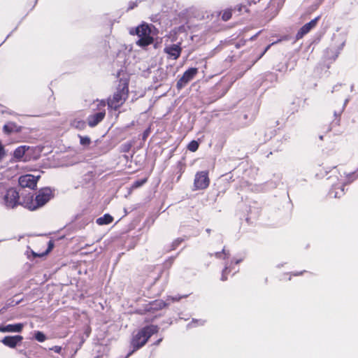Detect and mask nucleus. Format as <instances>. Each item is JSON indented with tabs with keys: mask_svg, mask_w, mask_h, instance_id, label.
Instances as JSON below:
<instances>
[{
	"mask_svg": "<svg viewBox=\"0 0 358 358\" xmlns=\"http://www.w3.org/2000/svg\"><path fill=\"white\" fill-rule=\"evenodd\" d=\"M198 322H199V324H201V325L203 324V322L202 321H201V320H199V321H198V320H196V321L193 320L192 323H198ZM192 324H189L187 325V327H192Z\"/></svg>",
	"mask_w": 358,
	"mask_h": 358,
	"instance_id": "obj_30",
	"label": "nucleus"
},
{
	"mask_svg": "<svg viewBox=\"0 0 358 358\" xmlns=\"http://www.w3.org/2000/svg\"><path fill=\"white\" fill-rule=\"evenodd\" d=\"M130 34H136L139 39L136 42L141 47H146L152 43L153 38L151 36V28L147 24H142L137 27L135 30L131 29L129 31Z\"/></svg>",
	"mask_w": 358,
	"mask_h": 358,
	"instance_id": "obj_3",
	"label": "nucleus"
},
{
	"mask_svg": "<svg viewBox=\"0 0 358 358\" xmlns=\"http://www.w3.org/2000/svg\"><path fill=\"white\" fill-rule=\"evenodd\" d=\"M181 297H169L167 299V302H164L162 301H156L151 304L152 309H162L165 307L166 305L170 304V301H178Z\"/></svg>",
	"mask_w": 358,
	"mask_h": 358,
	"instance_id": "obj_15",
	"label": "nucleus"
},
{
	"mask_svg": "<svg viewBox=\"0 0 358 358\" xmlns=\"http://www.w3.org/2000/svg\"><path fill=\"white\" fill-rule=\"evenodd\" d=\"M241 261V259H238V260H236V261L235 262V263H236V264H238Z\"/></svg>",
	"mask_w": 358,
	"mask_h": 358,
	"instance_id": "obj_36",
	"label": "nucleus"
},
{
	"mask_svg": "<svg viewBox=\"0 0 358 358\" xmlns=\"http://www.w3.org/2000/svg\"><path fill=\"white\" fill-rule=\"evenodd\" d=\"M71 125L79 130H83L85 127V122L81 119L76 118L71 122Z\"/></svg>",
	"mask_w": 358,
	"mask_h": 358,
	"instance_id": "obj_20",
	"label": "nucleus"
},
{
	"mask_svg": "<svg viewBox=\"0 0 358 358\" xmlns=\"http://www.w3.org/2000/svg\"><path fill=\"white\" fill-rule=\"evenodd\" d=\"M228 267L226 266L225 268L223 270L221 278L222 280H226L227 279V273L228 272Z\"/></svg>",
	"mask_w": 358,
	"mask_h": 358,
	"instance_id": "obj_28",
	"label": "nucleus"
},
{
	"mask_svg": "<svg viewBox=\"0 0 358 358\" xmlns=\"http://www.w3.org/2000/svg\"><path fill=\"white\" fill-rule=\"evenodd\" d=\"M210 183L208 173L207 171H200L196 173L194 181L195 189H206Z\"/></svg>",
	"mask_w": 358,
	"mask_h": 358,
	"instance_id": "obj_5",
	"label": "nucleus"
},
{
	"mask_svg": "<svg viewBox=\"0 0 358 358\" xmlns=\"http://www.w3.org/2000/svg\"><path fill=\"white\" fill-rule=\"evenodd\" d=\"M197 72L198 69L196 68H190L187 70L177 82V88L178 90L183 88L189 81H191L194 78Z\"/></svg>",
	"mask_w": 358,
	"mask_h": 358,
	"instance_id": "obj_6",
	"label": "nucleus"
},
{
	"mask_svg": "<svg viewBox=\"0 0 358 358\" xmlns=\"http://www.w3.org/2000/svg\"><path fill=\"white\" fill-rule=\"evenodd\" d=\"M334 40L335 41V43H336L338 50H341L343 49L345 44L346 37L344 34H339L337 35H334Z\"/></svg>",
	"mask_w": 358,
	"mask_h": 358,
	"instance_id": "obj_18",
	"label": "nucleus"
},
{
	"mask_svg": "<svg viewBox=\"0 0 358 358\" xmlns=\"http://www.w3.org/2000/svg\"><path fill=\"white\" fill-rule=\"evenodd\" d=\"M198 148H199V143L196 141H191L187 146L188 150L192 152L196 151Z\"/></svg>",
	"mask_w": 358,
	"mask_h": 358,
	"instance_id": "obj_23",
	"label": "nucleus"
},
{
	"mask_svg": "<svg viewBox=\"0 0 358 358\" xmlns=\"http://www.w3.org/2000/svg\"><path fill=\"white\" fill-rule=\"evenodd\" d=\"M52 196V192L50 188L45 187L40 189L36 196V203L38 208L43 206Z\"/></svg>",
	"mask_w": 358,
	"mask_h": 358,
	"instance_id": "obj_7",
	"label": "nucleus"
},
{
	"mask_svg": "<svg viewBox=\"0 0 358 358\" xmlns=\"http://www.w3.org/2000/svg\"><path fill=\"white\" fill-rule=\"evenodd\" d=\"M355 174V173H352L348 175L347 177L350 178L351 176H354Z\"/></svg>",
	"mask_w": 358,
	"mask_h": 358,
	"instance_id": "obj_34",
	"label": "nucleus"
},
{
	"mask_svg": "<svg viewBox=\"0 0 358 358\" xmlns=\"http://www.w3.org/2000/svg\"><path fill=\"white\" fill-rule=\"evenodd\" d=\"M78 137L80 138V143L82 145L87 146L90 144L91 140L88 136H83L78 135Z\"/></svg>",
	"mask_w": 358,
	"mask_h": 358,
	"instance_id": "obj_22",
	"label": "nucleus"
},
{
	"mask_svg": "<svg viewBox=\"0 0 358 358\" xmlns=\"http://www.w3.org/2000/svg\"><path fill=\"white\" fill-rule=\"evenodd\" d=\"M48 245H48V249L46 251V253H48L49 251H50L52 250V248H53V243H52V241H49Z\"/></svg>",
	"mask_w": 358,
	"mask_h": 358,
	"instance_id": "obj_31",
	"label": "nucleus"
},
{
	"mask_svg": "<svg viewBox=\"0 0 358 358\" xmlns=\"http://www.w3.org/2000/svg\"><path fill=\"white\" fill-rule=\"evenodd\" d=\"M158 331V327L155 325L147 326L134 334L131 340L134 351L143 347L150 337Z\"/></svg>",
	"mask_w": 358,
	"mask_h": 358,
	"instance_id": "obj_1",
	"label": "nucleus"
},
{
	"mask_svg": "<svg viewBox=\"0 0 358 358\" xmlns=\"http://www.w3.org/2000/svg\"><path fill=\"white\" fill-rule=\"evenodd\" d=\"M39 177V176H35L31 174L22 176L19 178V184L22 187L34 189L36 186Z\"/></svg>",
	"mask_w": 358,
	"mask_h": 358,
	"instance_id": "obj_8",
	"label": "nucleus"
},
{
	"mask_svg": "<svg viewBox=\"0 0 358 358\" xmlns=\"http://www.w3.org/2000/svg\"><path fill=\"white\" fill-rule=\"evenodd\" d=\"M344 194V184L342 182L339 187L334 185L329 191V195L334 198H339Z\"/></svg>",
	"mask_w": 358,
	"mask_h": 358,
	"instance_id": "obj_17",
	"label": "nucleus"
},
{
	"mask_svg": "<svg viewBox=\"0 0 358 358\" xmlns=\"http://www.w3.org/2000/svg\"><path fill=\"white\" fill-rule=\"evenodd\" d=\"M231 17V11L230 10H224L222 18L224 21H227Z\"/></svg>",
	"mask_w": 358,
	"mask_h": 358,
	"instance_id": "obj_25",
	"label": "nucleus"
},
{
	"mask_svg": "<svg viewBox=\"0 0 358 358\" xmlns=\"http://www.w3.org/2000/svg\"><path fill=\"white\" fill-rule=\"evenodd\" d=\"M113 220V217L109 214H105L103 217H99L96 220V223L99 225L108 224Z\"/></svg>",
	"mask_w": 358,
	"mask_h": 358,
	"instance_id": "obj_19",
	"label": "nucleus"
},
{
	"mask_svg": "<svg viewBox=\"0 0 358 358\" xmlns=\"http://www.w3.org/2000/svg\"><path fill=\"white\" fill-rule=\"evenodd\" d=\"M35 338L38 342H43L46 340L45 335L41 331H36L35 333Z\"/></svg>",
	"mask_w": 358,
	"mask_h": 358,
	"instance_id": "obj_24",
	"label": "nucleus"
},
{
	"mask_svg": "<svg viewBox=\"0 0 358 358\" xmlns=\"http://www.w3.org/2000/svg\"><path fill=\"white\" fill-rule=\"evenodd\" d=\"M357 176H358V173H357Z\"/></svg>",
	"mask_w": 358,
	"mask_h": 358,
	"instance_id": "obj_42",
	"label": "nucleus"
},
{
	"mask_svg": "<svg viewBox=\"0 0 358 358\" xmlns=\"http://www.w3.org/2000/svg\"><path fill=\"white\" fill-rule=\"evenodd\" d=\"M101 104L103 106H105V102H104L103 101H102L101 102Z\"/></svg>",
	"mask_w": 358,
	"mask_h": 358,
	"instance_id": "obj_38",
	"label": "nucleus"
},
{
	"mask_svg": "<svg viewBox=\"0 0 358 358\" xmlns=\"http://www.w3.org/2000/svg\"><path fill=\"white\" fill-rule=\"evenodd\" d=\"M242 8H245V6H240L238 7V10H239V11H241V10H242Z\"/></svg>",
	"mask_w": 358,
	"mask_h": 358,
	"instance_id": "obj_35",
	"label": "nucleus"
},
{
	"mask_svg": "<svg viewBox=\"0 0 358 358\" xmlns=\"http://www.w3.org/2000/svg\"><path fill=\"white\" fill-rule=\"evenodd\" d=\"M128 83L126 80H121L112 98L108 101V107L117 110L125 101L128 96Z\"/></svg>",
	"mask_w": 358,
	"mask_h": 358,
	"instance_id": "obj_2",
	"label": "nucleus"
},
{
	"mask_svg": "<svg viewBox=\"0 0 358 358\" xmlns=\"http://www.w3.org/2000/svg\"><path fill=\"white\" fill-rule=\"evenodd\" d=\"M319 19L320 16L315 17L310 22L304 24L296 34V38H301L305 34H308L312 29H313L316 26Z\"/></svg>",
	"mask_w": 358,
	"mask_h": 358,
	"instance_id": "obj_9",
	"label": "nucleus"
},
{
	"mask_svg": "<svg viewBox=\"0 0 358 358\" xmlns=\"http://www.w3.org/2000/svg\"><path fill=\"white\" fill-rule=\"evenodd\" d=\"M20 205H22L24 208L31 210H34L38 208V203H36V199H34L33 195L25 196Z\"/></svg>",
	"mask_w": 358,
	"mask_h": 358,
	"instance_id": "obj_11",
	"label": "nucleus"
},
{
	"mask_svg": "<svg viewBox=\"0 0 358 358\" xmlns=\"http://www.w3.org/2000/svg\"><path fill=\"white\" fill-rule=\"evenodd\" d=\"M24 324L22 323L10 324L5 326L0 325V332H16L19 333L22 331Z\"/></svg>",
	"mask_w": 358,
	"mask_h": 358,
	"instance_id": "obj_14",
	"label": "nucleus"
},
{
	"mask_svg": "<svg viewBox=\"0 0 358 358\" xmlns=\"http://www.w3.org/2000/svg\"><path fill=\"white\" fill-rule=\"evenodd\" d=\"M20 203V194L15 188H9L0 194V204L6 208H14Z\"/></svg>",
	"mask_w": 358,
	"mask_h": 358,
	"instance_id": "obj_4",
	"label": "nucleus"
},
{
	"mask_svg": "<svg viewBox=\"0 0 358 358\" xmlns=\"http://www.w3.org/2000/svg\"><path fill=\"white\" fill-rule=\"evenodd\" d=\"M222 254L224 255V258H225V257H229V254L228 252H227L225 251V250H223V251H222Z\"/></svg>",
	"mask_w": 358,
	"mask_h": 358,
	"instance_id": "obj_32",
	"label": "nucleus"
},
{
	"mask_svg": "<svg viewBox=\"0 0 358 358\" xmlns=\"http://www.w3.org/2000/svg\"><path fill=\"white\" fill-rule=\"evenodd\" d=\"M23 339V337L20 335L16 336H5L2 340L1 342L3 345L6 346H8L11 348H14L16 347V345L20 343Z\"/></svg>",
	"mask_w": 358,
	"mask_h": 358,
	"instance_id": "obj_10",
	"label": "nucleus"
},
{
	"mask_svg": "<svg viewBox=\"0 0 358 358\" xmlns=\"http://www.w3.org/2000/svg\"><path fill=\"white\" fill-rule=\"evenodd\" d=\"M105 115L106 113L104 110L90 115L87 117V123L89 126L91 127L96 126L100 122L103 120Z\"/></svg>",
	"mask_w": 358,
	"mask_h": 358,
	"instance_id": "obj_13",
	"label": "nucleus"
},
{
	"mask_svg": "<svg viewBox=\"0 0 358 358\" xmlns=\"http://www.w3.org/2000/svg\"><path fill=\"white\" fill-rule=\"evenodd\" d=\"M3 130L6 134H9L13 132H20L21 131V127L18 126L15 122H9L3 126Z\"/></svg>",
	"mask_w": 358,
	"mask_h": 358,
	"instance_id": "obj_16",
	"label": "nucleus"
},
{
	"mask_svg": "<svg viewBox=\"0 0 358 358\" xmlns=\"http://www.w3.org/2000/svg\"><path fill=\"white\" fill-rule=\"evenodd\" d=\"M161 341H162V339H159V340L157 341V344H159Z\"/></svg>",
	"mask_w": 358,
	"mask_h": 358,
	"instance_id": "obj_40",
	"label": "nucleus"
},
{
	"mask_svg": "<svg viewBox=\"0 0 358 358\" xmlns=\"http://www.w3.org/2000/svg\"><path fill=\"white\" fill-rule=\"evenodd\" d=\"M146 180H147L145 178L141 180H136L133 183L132 187L134 188L139 187L145 183Z\"/></svg>",
	"mask_w": 358,
	"mask_h": 358,
	"instance_id": "obj_26",
	"label": "nucleus"
},
{
	"mask_svg": "<svg viewBox=\"0 0 358 358\" xmlns=\"http://www.w3.org/2000/svg\"><path fill=\"white\" fill-rule=\"evenodd\" d=\"M148 132L149 131L148 130H146L144 134H143V138H145L147 137V136L148 135Z\"/></svg>",
	"mask_w": 358,
	"mask_h": 358,
	"instance_id": "obj_33",
	"label": "nucleus"
},
{
	"mask_svg": "<svg viewBox=\"0 0 358 358\" xmlns=\"http://www.w3.org/2000/svg\"><path fill=\"white\" fill-rule=\"evenodd\" d=\"M269 47L270 45L267 46L265 51H266L269 48Z\"/></svg>",
	"mask_w": 358,
	"mask_h": 358,
	"instance_id": "obj_41",
	"label": "nucleus"
},
{
	"mask_svg": "<svg viewBox=\"0 0 358 358\" xmlns=\"http://www.w3.org/2000/svg\"><path fill=\"white\" fill-rule=\"evenodd\" d=\"M164 52L173 59H178L181 53V48L179 45L173 44L169 46H166L164 48Z\"/></svg>",
	"mask_w": 358,
	"mask_h": 358,
	"instance_id": "obj_12",
	"label": "nucleus"
},
{
	"mask_svg": "<svg viewBox=\"0 0 358 358\" xmlns=\"http://www.w3.org/2000/svg\"><path fill=\"white\" fill-rule=\"evenodd\" d=\"M139 2H140V0H136L135 1H129L127 10H130L134 9L135 7H136L138 6Z\"/></svg>",
	"mask_w": 358,
	"mask_h": 358,
	"instance_id": "obj_27",
	"label": "nucleus"
},
{
	"mask_svg": "<svg viewBox=\"0 0 358 358\" xmlns=\"http://www.w3.org/2000/svg\"><path fill=\"white\" fill-rule=\"evenodd\" d=\"M52 350L57 353H60L62 350V348L60 346H54L51 348Z\"/></svg>",
	"mask_w": 358,
	"mask_h": 358,
	"instance_id": "obj_29",
	"label": "nucleus"
},
{
	"mask_svg": "<svg viewBox=\"0 0 358 358\" xmlns=\"http://www.w3.org/2000/svg\"><path fill=\"white\" fill-rule=\"evenodd\" d=\"M180 241L176 240V242H175V243H176V244H179V243H180Z\"/></svg>",
	"mask_w": 358,
	"mask_h": 358,
	"instance_id": "obj_39",
	"label": "nucleus"
},
{
	"mask_svg": "<svg viewBox=\"0 0 358 358\" xmlns=\"http://www.w3.org/2000/svg\"><path fill=\"white\" fill-rule=\"evenodd\" d=\"M220 255H221V254H220V253H219V252L216 253V256H217V257H220Z\"/></svg>",
	"mask_w": 358,
	"mask_h": 358,
	"instance_id": "obj_37",
	"label": "nucleus"
},
{
	"mask_svg": "<svg viewBox=\"0 0 358 358\" xmlns=\"http://www.w3.org/2000/svg\"><path fill=\"white\" fill-rule=\"evenodd\" d=\"M27 150H28V148H27L26 146L18 147L14 151V157L17 159H21L24 156Z\"/></svg>",
	"mask_w": 358,
	"mask_h": 358,
	"instance_id": "obj_21",
	"label": "nucleus"
}]
</instances>
